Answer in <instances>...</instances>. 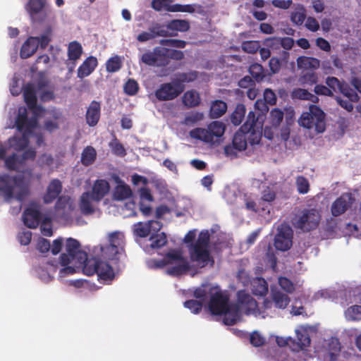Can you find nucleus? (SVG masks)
I'll return each mask as SVG.
<instances>
[{"label":"nucleus","mask_w":361,"mask_h":361,"mask_svg":"<svg viewBox=\"0 0 361 361\" xmlns=\"http://www.w3.org/2000/svg\"><path fill=\"white\" fill-rule=\"evenodd\" d=\"M100 116V105L97 102H92L87 111L86 119L90 126H95Z\"/></svg>","instance_id":"31"},{"label":"nucleus","mask_w":361,"mask_h":361,"mask_svg":"<svg viewBox=\"0 0 361 361\" xmlns=\"http://www.w3.org/2000/svg\"><path fill=\"white\" fill-rule=\"evenodd\" d=\"M197 75L195 72L183 73L179 75L177 82L165 83L156 91L155 96L159 100H170L176 98L183 90L181 82L193 81Z\"/></svg>","instance_id":"12"},{"label":"nucleus","mask_w":361,"mask_h":361,"mask_svg":"<svg viewBox=\"0 0 361 361\" xmlns=\"http://www.w3.org/2000/svg\"><path fill=\"white\" fill-rule=\"evenodd\" d=\"M227 110V104L221 100H216L212 103L210 116L212 118H219Z\"/></svg>","instance_id":"38"},{"label":"nucleus","mask_w":361,"mask_h":361,"mask_svg":"<svg viewBox=\"0 0 361 361\" xmlns=\"http://www.w3.org/2000/svg\"><path fill=\"white\" fill-rule=\"evenodd\" d=\"M52 221H54L52 214L43 217L40 225V231L43 235L51 236L53 235Z\"/></svg>","instance_id":"43"},{"label":"nucleus","mask_w":361,"mask_h":361,"mask_svg":"<svg viewBox=\"0 0 361 361\" xmlns=\"http://www.w3.org/2000/svg\"><path fill=\"white\" fill-rule=\"evenodd\" d=\"M243 200L245 208L249 211L259 212L260 209L265 210V207L261 200H258L257 197L252 193L245 194Z\"/></svg>","instance_id":"29"},{"label":"nucleus","mask_w":361,"mask_h":361,"mask_svg":"<svg viewBox=\"0 0 361 361\" xmlns=\"http://www.w3.org/2000/svg\"><path fill=\"white\" fill-rule=\"evenodd\" d=\"M184 306L190 310L194 314H198L202 310V304L197 300H191L186 301Z\"/></svg>","instance_id":"60"},{"label":"nucleus","mask_w":361,"mask_h":361,"mask_svg":"<svg viewBox=\"0 0 361 361\" xmlns=\"http://www.w3.org/2000/svg\"><path fill=\"white\" fill-rule=\"evenodd\" d=\"M250 286L252 293L256 295L263 296L268 292V285L266 281L259 277L253 279L250 281Z\"/></svg>","instance_id":"34"},{"label":"nucleus","mask_w":361,"mask_h":361,"mask_svg":"<svg viewBox=\"0 0 361 361\" xmlns=\"http://www.w3.org/2000/svg\"><path fill=\"white\" fill-rule=\"evenodd\" d=\"M318 82L317 74L314 72H307L300 75L299 82L302 85L312 86Z\"/></svg>","instance_id":"47"},{"label":"nucleus","mask_w":361,"mask_h":361,"mask_svg":"<svg viewBox=\"0 0 361 361\" xmlns=\"http://www.w3.org/2000/svg\"><path fill=\"white\" fill-rule=\"evenodd\" d=\"M326 84L328 86V88L332 90V92L338 91L341 89L343 83H341L338 78L335 77H328L326 79Z\"/></svg>","instance_id":"61"},{"label":"nucleus","mask_w":361,"mask_h":361,"mask_svg":"<svg viewBox=\"0 0 361 361\" xmlns=\"http://www.w3.org/2000/svg\"><path fill=\"white\" fill-rule=\"evenodd\" d=\"M197 298L205 302L208 298V308L214 315H223L226 325H233L240 321L243 314H260L257 302L245 291L240 290L238 293V302L235 305L228 303L227 294L219 286L207 285L195 290Z\"/></svg>","instance_id":"2"},{"label":"nucleus","mask_w":361,"mask_h":361,"mask_svg":"<svg viewBox=\"0 0 361 361\" xmlns=\"http://www.w3.org/2000/svg\"><path fill=\"white\" fill-rule=\"evenodd\" d=\"M298 123L303 128L314 129L318 133H323L326 127L324 113L319 106L310 105L308 111L301 114Z\"/></svg>","instance_id":"13"},{"label":"nucleus","mask_w":361,"mask_h":361,"mask_svg":"<svg viewBox=\"0 0 361 361\" xmlns=\"http://www.w3.org/2000/svg\"><path fill=\"white\" fill-rule=\"evenodd\" d=\"M31 178L32 172L28 170L18 174L0 173V200L8 203L13 200L22 202L29 194Z\"/></svg>","instance_id":"5"},{"label":"nucleus","mask_w":361,"mask_h":361,"mask_svg":"<svg viewBox=\"0 0 361 361\" xmlns=\"http://www.w3.org/2000/svg\"><path fill=\"white\" fill-rule=\"evenodd\" d=\"M82 53L81 44L75 41L71 42L68 47V56L69 61L78 60Z\"/></svg>","instance_id":"39"},{"label":"nucleus","mask_w":361,"mask_h":361,"mask_svg":"<svg viewBox=\"0 0 361 361\" xmlns=\"http://www.w3.org/2000/svg\"><path fill=\"white\" fill-rule=\"evenodd\" d=\"M355 199L352 194L344 193L337 200H336L331 205V213L333 216H338L344 213L354 202Z\"/></svg>","instance_id":"21"},{"label":"nucleus","mask_w":361,"mask_h":361,"mask_svg":"<svg viewBox=\"0 0 361 361\" xmlns=\"http://www.w3.org/2000/svg\"><path fill=\"white\" fill-rule=\"evenodd\" d=\"M183 102L188 107L197 106L200 102L199 93L195 90L185 92L183 96Z\"/></svg>","instance_id":"37"},{"label":"nucleus","mask_w":361,"mask_h":361,"mask_svg":"<svg viewBox=\"0 0 361 361\" xmlns=\"http://www.w3.org/2000/svg\"><path fill=\"white\" fill-rule=\"evenodd\" d=\"M196 230L190 231L184 238L192 262L200 267L212 265L214 260L209 251V233L207 230L202 231L197 240Z\"/></svg>","instance_id":"7"},{"label":"nucleus","mask_w":361,"mask_h":361,"mask_svg":"<svg viewBox=\"0 0 361 361\" xmlns=\"http://www.w3.org/2000/svg\"><path fill=\"white\" fill-rule=\"evenodd\" d=\"M317 331V326L316 325L304 324L298 326L295 330L296 340L293 339L290 345L291 355H288V358H287L282 351H278L274 355V359L277 361H301L302 357L305 355L304 351L310 345V336L315 334Z\"/></svg>","instance_id":"8"},{"label":"nucleus","mask_w":361,"mask_h":361,"mask_svg":"<svg viewBox=\"0 0 361 361\" xmlns=\"http://www.w3.org/2000/svg\"><path fill=\"white\" fill-rule=\"evenodd\" d=\"M265 342V338L258 331H254L250 335V343L256 347L263 345Z\"/></svg>","instance_id":"64"},{"label":"nucleus","mask_w":361,"mask_h":361,"mask_svg":"<svg viewBox=\"0 0 361 361\" xmlns=\"http://www.w3.org/2000/svg\"><path fill=\"white\" fill-rule=\"evenodd\" d=\"M121 59L118 56H114L106 61V71L110 73L116 72L121 68Z\"/></svg>","instance_id":"50"},{"label":"nucleus","mask_w":361,"mask_h":361,"mask_svg":"<svg viewBox=\"0 0 361 361\" xmlns=\"http://www.w3.org/2000/svg\"><path fill=\"white\" fill-rule=\"evenodd\" d=\"M38 164L42 167H52L54 164V158L48 154H42L38 159Z\"/></svg>","instance_id":"59"},{"label":"nucleus","mask_w":361,"mask_h":361,"mask_svg":"<svg viewBox=\"0 0 361 361\" xmlns=\"http://www.w3.org/2000/svg\"><path fill=\"white\" fill-rule=\"evenodd\" d=\"M45 0H30L26 5V11L31 18H34L44 7Z\"/></svg>","instance_id":"41"},{"label":"nucleus","mask_w":361,"mask_h":361,"mask_svg":"<svg viewBox=\"0 0 361 361\" xmlns=\"http://www.w3.org/2000/svg\"><path fill=\"white\" fill-rule=\"evenodd\" d=\"M264 45L272 51H277L281 47L280 37H269L264 41Z\"/></svg>","instance_id":"58"},{"label":"nucleus","mask_w":361,"mask_h":361,"mask_svg":"<svg viewBox=\"0 0 361 361\" xmlns=\"http://www.w3.org/2000/svg\"><path fill=\"white\" fill-rule=\"evenodd\" d=\"M341 343L338 338L324 340L320 354L324 361H339L341 358Z\"/></svg>","instance_id":"17"},{"label":"nucleus","mask_w":361,"mask_h":361,"mask_svg":"<svg viewBox=\"0 0 361 361\" xmlns=\"http://www.w3.org/2000/svg\"><path fill=\"white\" fill-rule=\"evenodd\" d=\"M63 245H65L66 252L63 253L59 259V264L61 267L59 274L60 279L78 272L80 269L83 270L88 260L87 254L80 250L78 241L71 238L66 240L59 238L54 240L50 245L51 253L54 255L59 254Z\"/></svg>","instance_id":"4"},{"label":"nucleus","mask_w":361,"mask_h":361,"mask_svg":"<svg viewBox=\"0 0 361 361\" xmlns=\"http://www.w3.org/2000/svg\"><path fill=\"white\" fill-rule=\"evenodd\" d=\"M343 95H345L350 101H357V95L352 90H350L347 85L343 84L339 90Z\"/></svg>","instance_id":"63"},{"label":"nucleus","mask_w":361,"mask_h":361,"mask_svg":"<svg viewBox=\"0 0 361 361\" xmlns=\"http://www.w3.org/2000/svg\"><path fill=\"white\" fill-rule=\"evenodd\" d=\"M75 209L73 201L69 197L62 196L56 204L53 218L56 222L68 224L74 216Z\"/></svg>","instance_id":"14"},{"label":"nucleus","mask_w":361,"mask_h":361,"mask_svg":"<svg viewBox=\"0 0 361 361\" xmlns=\"http://www.w3.org/2000/svg\"><path fill=\"white\" fill-rule=\"evenodd\" d=\"M110 186L109 183L102 179L96 180L92 188L90 194L92 199L96 202H99L109 192Z\"/></svg>","instance_id":"26"},{"label":"nucleus","mask_w":361,"mask_h":361,"mask_svg":"<svg viewBox=\"0 0 361 361\" xmlns=\"http://www.w3.org/2000/svg\"><path fill=\"white\" fill-rule=\"evenodd\" d=\"M138 90L137 82L133 79H129L124 85V91L129 95H134Z\"/></svg>","instance_id":"56"},{"label":"nucleus","mask_w":361,"mask_h":361,"mask_svg":"<svg viewBox=\"0 0 361 361\" xmlns=\"http://www.w3.org/2000/svg\"><path fill=\"white\" fill-rule=\"evenodd\" d=\"M320 216L315 209L305 210L298 217L295 225L300 229L308 231L315 228L319 224Z\"/></svg>","instance_id":"18"},{"label":"nucleus","mask_w":361,"mask_h":361,"mask_svg":"<svg viewBox=\"0 0 361 361\" xmlns=\"http://www.w3.org/2000/svg\"><path fill=\"white\" fill-rule=\"evenodd\" d=\"M293 231L287 224L278 226L274 238V246L278 250L286 251L292 245Z\"/></svg>","instance_id":"16"},{"label":"nucleus","mask_w":361,"mask_h":361,"mask_svg":"<svg viewBox=\"0 0 361 361\" xmlns=\"http://www.w3.org/2000/svg\"><path fill=\"white\" fill-rule=\"evenodd\" d=\"M245 106L243 104H238L231 117L232 123L235 126L240 125L245 116Z\"/></svg>","instance_id":"46"},{"label":"nucleus","mask_w":361,"mask_h":361,"mask_svg":"<svg viewBox=\"0 0 361 361\" xmlns=\"http://www.w3.org/2000/svg\"><path fill=\"white\" fill-rule=\"evenodd\" d=\"M262 123L259 121V114L257 116L255 113L252 111L249 112L246 122L243 126V129L245 130L247 140L251 145L258 144L261 140V131Z\"/></svg>","instance_id":"15"},{"label":"nucleus","mask_w":361,"mask_h":361,"mask_svg":"<svg viewBox=\"0 0 361 361\" xmlns=\"http://www.w3.org/2000/svg\"><path fill=\"white\" fill-rule=\"evenodd\" d=\"M295 184L297 190L300 194H306L310 190V183L308 180L302 176H299L296 178Z\"/></svg>","instance_id":"51"},{"label":"nucleus","mask_w":361,"mask_h":361,"mask_svg":"<svg viewBox=\"0 0 361 361\" xmlns=\"http://www.w3.org/2000/svg\"><path fill=\"white\" fill-rule=\"evenodd\" d=\"M24 224L30 228H35L39 223V207L32 203L25 209L23 215Z\"/></svg>","instance_id":"22"},{"label":"nucleus","mask_w":361,"mask_h":361,"mask_svg":"<svg viewBox=\"0 0 361 361\" xmlns=\"http://www.w3.org/2000/svg\"><path fill=\"white\" fill-rule=\"evenodd\" d=\"M162 224L157 220H151L147 222H138L133 226L134 235L140 238H145L149 235L144 247L147 252L151 250L159 249L164 246L167 243L166 235L161 232Z\"/></svg>","instance_id":"9"},{"label":"nucleus","mask_w":361,"mask_h":361,"mask_svg":"<svg viewBox=\"0 0 361 361\" xmlns=\"http://www.w3.org/2000/svg\"><path fill=\"white\" fill-rule=\"evenodd\" d=\"M166 51L164 47H156L153 51H146L140 56V61L146 65L161 66H165L163 53Z\"/></svg>","instance_id":"20"},{"label":"nucleus","mask_w":361,"mask_h":361,"mask_svg":"<svg viewBox=\"0 0 361 361\" xmlns=\"http://www.w3.org/2000/svg\"><path fill=\"white\" fill-rule=\"evenodd\" d=\"M204 118V114L201 112L193 111L188 114L184 120V123L188 126H192Z\"/></svg>","instance_id":"52"},{"label":"nucleus","mask_w":361,"mask_h":361,"mask_svg":"<svg viewBox=\"0 0 361 361\" xmlns=\"http://www.w3.org/2000/svg\"><path fill=\"white\" fill-rule=\"evenodd\" d=\"M345 317L349 321L361 320V306L353 305L345 312Z\"/></svg>","instance_id":"49"},{"label":"nucleus","mask_w":361,"mask_h":361,"mask_svg":"<svg viewBox=\"0 0 361 361\" xmlns=\"http://www.w3.org/2000/svg\"><path fill=\"white\" fill-rule=\"evenodd\" d=\"M226 125L219 121L211 122L207 128H196L190 131V136L210 146H218L222 140Z\"/></svg>","instance_id":"11"},{"label":"nucleus","mask_w":361,"mask_h":361,"mask_svg":"<svg viewBox=\"0 0 361 361\" xmlns=\"http://www.w3.org/2000/svg\"><path fill=\"white\" fill-rule=\"evenodd\" d=\"M152 34H154V37H165L169 35V31L166 27L160 24H154L149 27Z\"/></svg>","instance_id":"54"},{"label":"nucleus","mask_w":361,"mask_h":361,"mask_svg":"<svg viewBox=\"0 0 361 361\" xmlns=\"http://www.w3.org/2000/svg\"><path fill=\"white\" fill-rule=\"evenodd\" d=\"M164 49L166 51L163 53V56L164 59H165V65L168 63L169 59L180 60L183 57V54L180 51L171 49L165 47Z\"/></svg>","instance_id":"53"},{"label":"nucleus","mask_w":361,"mask_h":361,"mask_svg":"<svg viewBox=\"0 0 361 361\" xmlns=\"http://www.w3.org/2000/svg\"><path fill=\"white\" fill-rule=\"evenodd\" d=\"M61 191V183L57 180H52L47 187V192L44 196L45 203H50L56 199Z\"/></svg>","instance_id":"30"},{"label":"nucleus","mask_w":361,"mask_h":361,"mask_svg":"<svg viewBox=\"0 0 361 361\" xmlns=\"http://www.w3.org/2000/svg\"><path fill=\"white\" fill-rule=\"evenodd\" d=\"M97 59L94 56L87 57L78 69V77L84 78L89 76L97 66Z\"/></svg>","instance_id":"27"},{"label":"nucleus","mask_w":361,"mask_h":361,"mask_svg":"<svg viewBox=\"0 0 361 361\" xmlns=\"http://www.w3.org/2000/svg\"><path fill=\"white\" fill-rule=\"evenodd\" d=\"M147 264L151 268L165 267L167 274L173 276L183 274L189 269L187 259L183 255L182 252L178 250L169 251L162 260L150 259Z\"/></svg>","instance_id":"10"},{"label":"nucleus","mask_w":361,"mask_h":361,"mask_svg":"<svg viewBox=\"0 0 361 361\" xmlns=\"http://www.w3.org/2000/svg\"><path fill=\"white\" fill-rule=\"evenodd\" d=\"M56 267L54 264H48L46 269L40 268L38 270L39 279L46 283L50 281L53 278L54 274L56 271Z\"/></svg>","instance_id":"45"},{"label":"nucleus","mask_w":361,"mask_h":361,"mask_svg":"<svg viewBox=\"0 0 361 361\" xmlns=\"http://www.w3.org/2000/svg\"><path fill=\"white\" fill-rule=\"evenodd\" d=\"M272 301L265 300L264 307L265 309H271L273 305L279 309H285L290 302L288 296L278 290L271 288Z\"/></svg>","instance_id":"24"},{"label":"nucleus","mask_w":361,"mask_h":361,"mask_svg":"<svg viewBox=\"0 0 361 361\" xmlns=\"http://www.w3.org/2000/svg\"><path fill=\"white\" fill-rule=\"evenodd\" d=\"M122 214L125 217L135 216L136 214L135 202L132 201L127 202L122 208Z\"/></svg>","instance_id":"62"},{"label":"nucleus","mask_w":361,"mask_h":361,"mask_svg":"<svg viewBox=\"0 0 361 361\" xmlns=\"http://www.w3.org/2000/svg\"><path fill=\"white\" fill-rule=\"evenodd\" d=\"M247 146V136L245 135V130L243 129V126L240 130L235 133L233 140V145L227 146L225 147V153L227 156L231 157H235L236 154L233 153V149H235L238 151L244 150Z\"/></svg>","instance_id":"25"},{"label":"nucleus","mask_w":361,"mask_h":361,"mask_svg":"<svg viewBox=\"0 0 361 361\" xmlns=\"http://www.w3.org/2000/svg\"><path fill=\"white\" fill-rule=\"evenodd\" d=\"M39 46V39L37 37H31L28 38L22 45L20 56L27 59L33 55Z\"/></svg>","instance_id":"28"},{"label":"nucleus","mask_w":361,"mask_h":361,"mask_svg":"<svg viewBox=\"0 0 361 361\" xmlns=\"http://www.w3.org/2000/svg\"><path fill=\"white\" fill-rule=\"evenodd\" d=\"M27 142L21 140L18 135L10 138L7 144H0V159L4 160L8 169L20 171L27 161L34 159L36 152L27 149Z\"/></svg>","instance_id":"6"},{"label":"nucleus","mask_w":361,"mask_h":361,"mask_svg":"<svg viewBox=\"0 0 361 361\" xmlns=\"http://www.w3.org/2000/svg\"><path fill=\"white\" fill-rule=\"evenodd\" d=\"M30 94V89L27 88L25 92V102L27 104L32 116H29L27 109L21 106L18 109V115L15 116L8 128L16 127L18 131L17 135L21 140L27 142V149H34L31 147L32 142L40 145L42 142L41 128L37 123V120L44 118L46 130L52 132L59 128V124L63 122V116L61 112L55 108L44 109L42 107H35V97Z\"/></svg>","instance_id":"1"},{"label":"nucleus","mask_w":361,"mask_h":361,"mask_svg":"<svg viewBox=\"0 0 361 361\" xmlns=\"http://www.w3.org/2000/svg\"><path fill=\"white\" fill-rule=\"evenodd\" d=\"M113 179L116 184L112 192L114 200L123 201L130 197L133 194L130 188L118 176H114Z\"/></svg>","instance_id":"23"},{"label":"nucleus","mask_w":361,"mask_h":361,"mask_svg":"<svg viewBox=\"0 0 361 361\" xmlns=\"http://www.w3.org/2000/svg\"><path fill=\"white\" fill-rule=\"evenodd\" d=\"M29 88L30 94V95H33L35 97V107H41L40 106L37 105V97L39 96L42 101H49L53 99L54 94L53 92L50 90V88L47 86V82L44 80H42L37 83V85L34 84H28L27 85L23 90V96L25 97V90Z\"/></svg>","instance_id":"19"},{"label":"nucleus","mask_w":361,"mask_h":361,"mask_svg":"<svg viewBox=\"0 0 361 361\" xmlns=\"http://www.w3.org/2000/svg\"><path fill=\"white\" fill-rule=\"evenodd\" d=\"M124 235L121 232H114L109 235V245L95 248L94 256L88 258L83 268V273L91 276L97 274L104 280H111L114 271L110 262L123 251Z\"/></svg>","instance_id":"3"},{"label":"nucleus","mask_w":361,"mask_h":361,"mask_svg":"<svg viewBox=\"0 0 361 361\" xmlns=\"http://www.w3.org/2000/svg\"><path fill=\"white\" fill-rule=\"evenodd\" d=\"M306 18V10L301 4L294 5L290 13V20L296 25H302Z\"/></svg>","instance_id":"35"},{"label":"nucleus","mask_w":361,"mask_h":361,"mask_svg":"<svg viewBox=\"0 0 361 361\" xmlns=\"http://www.w3.org/2000/svg\"><path fill=\"white\" fill-rule=\"evenodd\" d=\"M90 192H84L80 197V209L85 214H90L95 211V207L93 204L94 202Z\"/></svg>","instance_id":"33"},{"label":"nucleus","mask_w":361,"mask_h":361,"mask_svg":"<svg viewBox=\"0 0 361 361\" xmlns=\"http://www.w3.org/2000/svg\"><path fill=\"white\" fill-rule=\"evenodd\" d=\"M173 0H152V7L157 11L174 12L175 4H172Z\"/></svg>","instance_id":"40"},{"label":"nucleus","mask_w":361,"mask_h":361,"mask_svg":"<svg viewBox=\"0 0 361 361\" xmlns=\"http://www.w3.org/2000/svg\"><path fill=\"white\" fill-rule=\"evenodd\" d=\"M189 27V23L186 20H173L166 25V28L173 31L185 32Z\"/></svg>","instance_id":"44"},{"label":"nucleus","mask_w":361,"mask_h":361,"mask_svg":"<svg viewBox=\"0 0 361 361\" xmlns=\"http://www.w3.org/2000/svg\"><path fill=\"white\" fill-rule=\"evenodd\" d=\"M97 157V152L94 148L88 146L86 147L81 154V162L85 166H89L94 161Z\"/></svg>","instance_id":"42"},{"label":"nucleus","mask_w":361,"mask_h":361,"mask_svg":"<svg viewBox=\"0 0 361 361\" xmlns=\"http://www.w3.org/2000/svg\"><path fill=\"white\" fill-rule=\"evenodd\" d=\"M279 284L280 287L288 293H290L294 290L293 283L286 277L279 278Z\"/></svg>","instance_id":"57"},{"label":"nucleus","mask_w":361,"mask_h":361,"mask_svg":"<svg viewBox=\"0 0 361 361\" xmlns=\"http://www.w3.org/2000/svg\"><path fill=\"white\" fill-rule=\"evenodd\" d=\"M284 117V111L279 108L273 109L269 117L271 124L273 127L277 128Z\"/></svg>","instance_id":"48"},{"label":"nucleus","mask_w":361,"mask_h":361,"mask_svg":"<svg viewBox=\"0 0 361 361\" xmlns=\"http://www.w3.org/2000/svg\"><path fill=\"white\" fill-rule=\"evenodd\" d=\"M298 68L302 70H316L319 67L320 61L314 57L300 56L297 59Z\"/></svg>","instance_id":"32"},{"label":"nucleus","mask_w":361,"mask_h":361,"mask_svg":"<svg viewBox=\"0 0 361 361\" xmlns=\"http://www.w3.org/2000/svg\"><path fill=\"white\" fill-rule=\"evenodd\" d=\"M291 95L293 99L307 100L312 103H317L319 102V98L317 95L302 88L294 89L292 91Z\"/></svg>","instance_id":"36"},{"label":"nucleus","mask_w":361,"mask_h":361,"mask_svg":"<svg viewBox=\"0 0 361 361\" xmlns=\"http://www.w3.org/2000/svg\"><path fill=\"white\" fill-rule=\"evenodd\" d=\"M259 47L260 44L258 41H247L242 44L243 50L247 53H255Z\"/></svg>","instance_id":"55"}]
</instances>
